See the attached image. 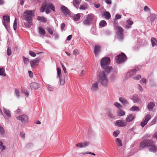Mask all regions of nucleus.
I'll use <instances>...</instances> for the list:
<instances>
[{"label":"nucleus","mask_w":157,"mask_h":157,"mask_svg":"<svg viewBox=\"0 0 157 157\" xmlns=\"http://www.w3.org/2000/svg\"><path fill=\"white\" fill-rule=\"evenodd\" d=\"M130 110L131 111H138L140 110L139 108L137 106H132L130 109Z\"/></svg>","instance_id":"c756f323"},{"label":"nucleus","mask_w":157,"mask_h":157,"mask_svg":"<svg viewBox=\"0 0 157 157\" xmlns=\"http://www.w3.org/2000/svg\"><path fill=\"white\" fill-rule=\"evenodd\" d=\"M79 53V52L78 50L76 49L74 50L73 52V54L76 56L78 55Z\"/></svg>","instance_id":"864d4df0"},{"label":"nucleus","mask_w":157,"mask_h":157,"mask_svg":"<svg viewBox=\"0 0 157 157\" xmlns=\"http://www.w3.org/2000/svg\"><path fill=\"white\" fill-rule=\"evenodd\" d=\"M73 4L75 5V4L78 5L79 3V0H74L73 1Z\"/></svg>","instance_id":"bf43d9fd"},{"label":"nucleus","mask_w":157,"mask_h":157,"mask_svg":"<svg viewBox=\"0 0 157 157\" xmlns=\"http://www.w3.org/2000/svg\"><path fill=\"white\" fill-rule=\"evenodd\" d=\"M45 10H46V4H43L41 7L40 11L41 12L43 13L44 12Z\"/></svg>","instance_id":"473e14b6"},{"label":"nucleus","mask_w":157,"mask_h":157,"mask_svg":"<svg viewBox=\"0 0 157 157\" xmlns=\"http://www.w3.org/2000/svg\"><path fill=\"white\" fill-rule=\"evenodd\" d=\"M119 133V130H117L114 131L113 132V135L116 137H117Z\"/></svg>","instance_id":"09e8293b"},{"label":"nucleus","mask_w":157,"mask_h":157,"mask_svg":"<svg viewBox=\"0 0 157 157\" xmlns=\"http://www.w3.org/2000/svg\"><path fill=\"white\" fill-rule=\"evenodd\" d=\"M86 18L90 22L94 18V15L92 14H89L86 16Z\"/></svg>","instance_id":"c85d7f7f"},{"label":"nucleus","mask_w":157,"mask_h":157,"mask_svg":"<svg viewBox=\"0 0 157 157\" xmlns=\"http://www.w3.org/2000/svg\"><path fill=\"white\" fill-rule=\"evenodd\" d=\"M121 18V16L119 14H116L115 16V20L120 19Z\"/></svg>","instance_id":"4d7b16f0"},{"label":"nucleus","mask_w":157,"mask_h":157,"mask_svg":"<svg viewBox=\"0 0 157 157\" xmlns=\"http://www.w3.org/2000/svg\"><path fill=\"white\" fill-rule=\"evenodd\" d=\"M105 71L107 73L109 72L112 70V68L109 66H105L104 68Z\"/></svg>","instance_id":"c9c22d12"},{"label":"nucleus","mask_w":157,"mask_h":157,"mask_svg":"<svg viewBox=\"0 0 157 157\" xmlns=\"http://www.w3.org/2000/svg\"><path fill=\"white\" fill-rule=\"evenodd\" d=\"M110 58L108 57H105L103 58L101 61V66L104 68L106 66L109 65L110 63Z\"/></svg>","instance_id":"39448f33"},{"label":"nucleus","mask_w":157,"mask_h":157,"mask_svg":"<svg viewBox=\"0 0 157 157\" xmlns=\"http://www.w3.org/2000/svg\"><path fill=\"white\" fill-rule=\"evenodd\" d=\"M140 82L141 83H146V79L145 78H142L140 81Z\"/></svg>","instance_id":"6e6d98bb"},{"label":"nucleus","mask_w":157,"mask_h":157,"mask_svg":"<svg viewBox=\"0 0 157 157\" xmlns=\"http://www.w3.org/2000/svg\"><path fill=\"white\" fill-rule=\"evenodd\" d=\"M139 147L141 148H144L149 147V150L151 152H155L157 150V147L154 144L153 141L149 139H145L142 140L139 144Z\"/></svg>","instance_id":"f257e3e1"},{"label":"nucleus","mask_w":157,"mask_h":157,"mask_svg":"<svg viewBox=\"0 0 157 157\" xmlns=\"http://www.w3.org/2000/svg\"><path fill=\"white\" fill-rule=\"evenodd\" d=\"M99 82L103 86H106L108 84V80L106 75L105 72H101L98 77Z\"/></svg>","instance_id":"f03ea898"},{"label":"nucleus","mask_w":157,"mask_h":157,"mask_svg":"<svg viewBox=\"0 0 157 157\" xmlns=\"http://www.w3.org/2000/svg\"><path fill=\"white\" fill-rule=\"evenodd\" d=\"M33 10H26L24 13V18L26 21H32L33 17L34 16Z\"/></svg>","instance_id":"7ed1b4c3"},{"label":"nucleus","mask_w":157,"mask_h":157,"mask_svg":"<svg viewBox=\"0 0 157 157\" xmlns=\"http://www.w3.org/2000/svg\"><path fill=\"white\" fill-rule=\"evenodd\" d=\"M116 142L117 143V145L119 146H122V141L119 138H117L116 139Z\"/></svg>","instance_id":"72a5a7b5"},{"label":"nucleus","mask_w":157,"mask_h":157,"mask_svg":"<svg viewBox=\"0 0 157 157\" xmlns=\"http://www.w3.org/2000/svg\"><path fill=\"white\" fill-rule=\"evenodd\" d=\"M117 115L119 116H122L125 114V112L121 109H119L117 113Z\"/></svg>","instance_id":"cd10ccee"},{"label":"nucleus","mask_w":157,"mask_h":157,"mask_svg":"<svg viewBox=\"0 0 157 157\" xmlns=\"http://www.w3.org/2000/svg\"><path fill=\"white\" fill-rule=\"evenodd\" d=\"M29 74L30 77H33V73L32 71H29Z\"/></svg>","instance_id":"69168bd1"},{"label":"nucleus","mask_w":157,"mask_h":157,"mask_svg":"<svg viewBox=\"0 0 157 157\" xmlns=\"http://www.w3.org/2000/svg\"><path fill=\"white\" fill-rule=\"evenodd\" d=\"M144 10L145 11H148L150 10V9L147 6L144 7Z\"/></svg>","instance_id":"680f3d73"},{"label":"nucleus","mask_w":157,"mask_h":157,"mask_svg":"<svg viewBox=\"0 0 157 157\" xmlns=\"http://www.w3.org/2000/svg\"><path fill=\"white\" fill-rule=\"evenodd\" d=\"M153 137V138H155L157 139V131L154 133Z\"/></svg>","instance_id":"774afa93"},{"label":"nucleus","mask_w":157,"mask_h":157,"mask_svg":"<svg viewBox=\"0 0 157 157\" xmlns=\"http://www.w3.org/2000/svg\"><path fill=\"white\" fill-rule=\"evenodd\" d=\"M155 16L154 14H151L148 17V18L150 19L151 22L153 21L155 19Z\"/></svg>","instance_id":"4c0bfd02"},{"label":"nucleus","mask_w":157,"mask_h":157,"mask_svg":"<svg viewBox=\"0 0 157 157\" xmlns=\"http://www.w3.org/2000/svg\"><path fill=\"white\" fill-rule=\"evenodd\" d=\"M126 22L130 25H131L133 24V22L130 19H128L126 20Z\"/></svg>","instance_id":"5fc2aeb1"},{"label":"nucleus","mask_w":157,"mask_h":157,"mask_svg":"<svg viewBox=\"0 0 157 157\" xmlns=\"http://www.w3.org/2000/svg\"><path fill=\"white\" fill-rule=\"evenodd\" d=\"M141 78V76L140 75H137L136 76L133 77V78L136 80H138Z\"/></svg>","instance_id":"8fccbe9b"},{"label":"nucleus","mask_w":157,"mask_h":157,"mask_svg":"<svg viewBox=\"0 0 157 157\" xmlns=\"http://www.w3.org/2000/svg\"><path fill=\"white\" fill-rule=\"evenodd\" d=\"M89 144V142L85 141L78 143L76 144L75 146L79 148H82L87 146Z\"/></svg>","instance_id":"9b49d317"},{"label":"nucleus","mask_w":157,"mask_h":157,"mask_svg":"<svg viewBox=\"0 0 157 157\" xmlns=\"http://www.w3.org/2000/svg\"><path fill=\"white\" fill-rule=\"evenodd\" d=\"M0 75L4 77H5L6 76L5 69L3 67H2L0 68Z\"/></svg>","instance_id":"a878e982"},{"label":"nucleus","mask_w":157,"mask_h":157,"mask_svg":"<svg viewBox=\"0 0 157 157\" xmlns=\"http://www.w3.org/2000/svg\"><path fill=\"white\" fill-rule=\"evenodd\" d=\"M137 70L136 69L133 70L132 72H130V74L133 75Z\"/></svg>","instance_id":"0e129e2a"},{"label":"nucleus","mask_w":157,"mask_h":157,"mask_svg":"<svg viewBox=\"0 0 157 157\" xmlns=\"http://www.w3.org/2000/svg\"><path fill=\"white\" fill-rule=\"evenodd\" d=\"M127 59V57L123 53L117 56L116 58V62L117 63H120L124 62Z\"/></svg>","instance_id":"20e7f679"},{"label":"nucleus","mask_w":157,"mask_h":157,"mask_svg":"<svg viewBox=\"0 0 157 157\" xmlns=\"http://www.w3.org/2000/svg\"><path fill=\"white\" fill-rule=\"evenodd\" d=\"M23 59H24V63L25 64H27L29 62V59H28L27 58H25L24 57Z\"/></svg>","instance_id":"3c124183"},{"label":"nucleus","mask_w":157,"mask_h":157,"mask_svg":"<svg viewBox=\"0 0 157 157\" xmlns=\"http://www.w3.org/2000/svg\"><path fill=\"white\" fill-rule=\"evenodd\" d=\"M119 101L123 104L125 105L128 104V101L124 98L123 97H120L119 98Z\"/></svg>","instance_id":"5701e85b"},{"label":"nucleus","mask_w":157,"mask_h":157,"mask_svg":"<svg viewBox=\"0 0 157 157\" xmlns=\"http://www.w3.org/2000/svg\"><path fill=\"white\" fill-rule=\"evenodd\" d=\"M0 133L2 135H3L5 133L4 129L1 125H0Z\"/></svg>","instance_id":"79ce46f5"},{"label":"nucleus","mask_w":157,"mask_h":157,"mask_svg":"<svg viewBox=\"0 0 157 157\" xmlns=\"http://www.w3.org/2000/svg\"><path fill=\"white\" fill-rule=\"evenodd\" d=\"M81 16L79 13L75 15L74 17V20L75 21H78L80 18Z\"/></svg>","instance_id":"2f4dec72"},{"label":"nucleus","mask_w":157,"mask_h":157,"mask_svg":"<svg viewBox=\"0 0 157 157\" xmlns=\"http://www.w3.org/2000/svg\"><path fill=\"white\" fill-rule=\"evenodd\" d=\"M57 74L58 77H62L61 69L59 67L57 68Z\"/></svg>","instance_id":"e433bc0d"},{"label":"nucleus","mask_w":157,"mask_h":157,"mask_svg":"<svg viewBox=\"0 0 157 157\" xmlns=\"http://www.w3.org/2000/svg\"><path fill=\"white\" fill-rule=\"evenodd\" d=\"M107 115L111 118H113L114 117V116H113V115L112 114L110 111L108 112L107 113Z\"/></svg>","instance_id":"603ef678"},{"label":"nucleus","mask_w":157,"mask_h":157,"mask_svg":"<svg viewBox=\"0 0 157 157\" xmlns=\"http://www.w3.org/2000/svg\"><path fill=\"white\" fill-rule=\"evenodd\" d=\"M26 22L24 23L25 26L28 28L30 27L31 26L33 25L32 21H26Z\"/></svg>","instance_id":"412c9836"},{"label":"nucleus","mask_w":157,"mask_h":157,"mask_svg":"<svg viewBox=\"0 0 157 157\" xmlns=\"http://www.w3.org/2000/svg\"><path fill=\"white\" fill-rule=\"evenodd\" d=\"M60 9L64 13L67 14H68L70 13V11L65 6L62 5L60 6Z\"/></svg>","instance_id":"2eb2a0df"},{"label":"nucleus","mask_w":157,"mask_h":157,"mask_svg":"<svg viewBox=\"0 0 157 157\" xmlns=\"http://www.w3.org/2000/svg\"><path fill=\"white\" fill-rule=\"evenodd\" d=\"M98 82H96L94 83V84L92 85L91 88V90L92 91H95L97 90L98 88Z\"/></svg>","instance_id":"f3484780"},{"label":"nucleus","mask_w":157,"mask_h":157,"mask_svg":"<svg viewBox=\"0 0 157 157\" xmlns=\"http://www.w3.org/2000/svg\"><path fill=\"white\" fill-rule=\"evenodd\" d=\"M138 88L140 91L142 92L143 90V89L142 87L140 86V85H138Z\"/></svg>","instance_id":"338daca9"},{"label":"nucleus","mask_w":157,"mask_h":157,"mask_svg":"<svg viewBox=\"0 0 157 157\" xmlns=\"http://www.w3.org/2000/svg\"><path fill=\"white\" fill-rule=\"evenodd\" d=\"M116 29L117 30L118 34L120 35L122 34L123 32V29L121 27L119 26H117L116 27Z\"/></svg>","instance_id":"6ab92c4d"},{"label":"nucleus","mask_w":157,"mask_h":157,"mask_svg":"<svg viewBox=\"0 0 157 157\" xmlns=\"http://www.w3.org/2000/svg\"><path fill=\"white\" fill-rule=\"evenodd\" d=\"M16 20L17 19L15 18L14 22L13 28L15 30H16L17 26V23Z\"/></svg>","instance_id":"a18cd8bd"},{"label":"nucleus","mask_w":157,"mask_h":157,"mask_svg":"<svg viewBox=\"0 0 157 157\" xmlns=\"http://www.w3.org/2000/svg\"><path fill=\"white\" fill-rule=\"evenodd\" d=\"M133 101L134 103H139L141 102V100L140 98L135 97L133 98Z\"/></svg>","instance_id":"7c9ffc66"},{"label":"nucleus","mask_w":157,"mask_h":157,"mask_svg":"<svg viewBox=\"0 0 157 157\" xmlns=\"http://www.w3.org/2000/svg\"><path fill=\"white\" fill-rule=\"evenodd\" d=\"M115 124L117 126L124 127L126 125L127 123L123 121L119 120L115 122Z\"/></svg>","instance_id":"ddd939ff"},{"label":"nucleus","mask_w":157,"mask_h":157,"mask_svg":"<svg viewBox=\"0 0 157 157\" xmlns=\"http://www.w3.org/2000/svg\"><path fill=\"white\" fill-rule=\"evenodd\" d=\"M29 53L30 54V55L32 56V57H35L36 56V54L35 53L33 52L32 51H29Z\"/></svg>","instance_id":"de8ad7c7"},{"label":"nucleus","mask_w":157,"mask_h":157,"mask_svg":"<svg viewBox=\"0 0 157 157\" xmlns=\"http://www.w3.org/2000/svg\"><path fill=\"white\" fill-rule=\"evenodd\" d=\"M40 59L38 58H36L30 61V64L32 67L34 68L38 65Z\"/></svg>","instance_id":"1a4fd4ad"},{"label":"nucleus","mask_w":157,"mask_h":157,"mask_svg":"<svg viewBox=\"0 0 157 157\" xmlns=\"http://www.w3.org/2000/svg\"><path fill=\"white\" fill-rule=\"evenodd\" d=\"M15 94L16 95V96L17 98H19L20 96L19 90L17 89H16L14 90Z\"/></svg>","instance_id":"58836bf2"},{"label":"nucleus","mask_w":157,"mask_h":157,"mask_svg":"<svg viewBox=\"0 0 157 157\" xmlns=\"http://www.w3.org/2000/svg\"><path fill=\"white\" fill-rule=\"evenodd\" d=\"M150 118L151 116L149 114L147 115L145 117V119L141 123L140 125L142 127H143L145 125Z\"/></svg>","instance_id":"9d476101"},{"label":"nucleus","mask_w":157,"mask_h":157,"mask_svg":"<svg viewBox=\"0 0 157 157\" xmlns=\"http://www.w3.org/2000/svg\"><path fill=\"white\" fill-rule=\"evenodd\" d=\"M107 25V23L105 20H102L99 23V25L102 27H103Z\"/></svg>","instance_id":"f704fd0d"},{"label":"nucleus","mask_w":157,"mask_h":157,"mask_svg":"<svg viewBox=\"0 0 157 157\" xmlns=\"http://www.w3.org/2000/svg\"><path fill=\"white\" fill-rule=\"evenodd\" d=\"M87 8V7L84 5L81 6H80L79 9L81 10H85Z\"/></svg>","instance_id":"13d9d810"},{"label":"nucleus","mask_w":157,"mask_h":157,"mask_svg":"<svg viewBox=\"0 0 157 157\" xmlns=\"http://www.w3.org/2000/svg\"><path fill=\"white\" fill-rule=\"evenodd\" d=\"M2 23L6 29L9 27L10 22V18L9 16L4 15L3 17Z\"/></svg>","instance_id":"423d86ee"},{"label":"nucleus","mask_w":157,"mask_h":157,"mask_svg":"<svg viewBox=\"0 0 157 157\" xmlns=\"http://www.w3.org/2000/svg\"><path fill=\"white\" fill-rule=\"evenodd\" d=\"M46 10L45 11L46 13L48 14L51 12V10L55 12V8L54 5L51 3H48L46 4Z\"/></svg>","instance_id":"0eeeda50"},{"label":"nucleus","mask_w":157,"mask_h":157,"mask_svg":"<svg viewBox=\"0 0 157 157\" xmlns=\"http://www.w3.org/2000/svg\"><path fill=\"white\" fill-rule=\"evenodd\" d=\"M16 118L17 120L21 121L22 123L27 122L28 121V116L25 114L20 115Z\"/></svg>","instance_id":"6e6552de"},{"label":"nucleus","mask_w":157,"mask_h":157,"mask_svg":"<svg viewBox=\"0 0 157 157\" xmlns=\"http://www.w3.org/2000/svg\"><path fill=\"white\" fill-rule=\"evenodd\" d=\"M39 30V33L42 35H44L46 33V32L44 29L41 27H39L38 28Z\"/></svg>","instance_id":"b1692460"},{"label":"nucleus","mask_w":157,"mask_h":157,"mask_svg":"<svg viewBox=\"0 0 157 157\" xmlns=\"http://www.w3.org/2000/svg\"><path fill=\"white\" fill-rule=\"evenodd\" d=\"M90 21L88 20L86 18L84 21L83 23L84 25H89L90 24Z\"/></svg>","instance_id":"c03bdc74"},{"label":"nucleus","mask_w":157,"mask_h":157,"mask_svg":"<svg viewBox=\"0 0 157 157\" xmlns=\"http://www.w3.org/2000/svg\"><path fill=\"white\" fill-rule=\"evenodd\" d=\"M151 42L152 46L154 47L155 45H157V40L154 38H151Z\"/></svg>","instance_id":"bb28decb"},{"label":"nucleus","mask_w":157,"mask_h":157,"mask_svg":"<svg viewBox=\"0 0 157 157\" xmlns=\"http://www.w3.org/2000/svg\"><path fill=\"white\" fill-rule=\"evenodd\" d=\"M30 86L31 89L33 90H37L40 87V85L39 83L35 82L30 83Z\"/></svg>","instance_id":"f8f14e48"},{"label":"nucleus","mask_w":157,"mask_h":157,"mask_svg":"<svg viewBox=\"0 0 157 157\" xmlns=\"http://www.w3.org/2000/svg\"><path fill=\"white\" fill-rule=\"evenodd\" d=\"M37 19L38 20L42 22H46L47 21L46 19L44 17L38 16Z\"/></svg>","instance_id":"4be33fe9"},{"label":"nucleus","mask_w":157,"mask_h":157,"mask_svg":"<svg viewBox=\"0 0 157 157\" xmlns=\"http://www.w3.org/2000/svg\"><path fill=\"white\" fill-rule=\"evenodd\" d=\"M135 115L132 114H131L129 115L125 119V121L126 122H130L133 121L135 118Z\"/></svg>","instance_id":"4468645a"},{"label":"nucleus","mask_w":157,"mask_h":157,"mask_svg":"<svg viewBox=\"0 0 157 157\" xmlns=\"http://www.w3.org/2000/svg\"><path fill=\"white\" fill-rule=\"evenodd\" d=\"M103 15L106 19H109L110 18L111 15L110 13L107 11L104 12Z\"/></svg>","instance_id":"a211bd4d"},{"label":"nucleus","mask_w":157,"mask_h":157,"mask_svg":"<svg viewBox=\"0 0 157 157\" xmlns=\"http://www.w3.org/2000/svg\"><path fill=\"white\" fill-rule=\"evenodd\" d=\"M65 26V24L64 23H62L61 25V28L62 30H63L64 29V28Z\"/></svg>","instance_id":"e2e57ef3"},{"label":"nucleus","mask_w":157,"mask_h":157,"mask_svg":"<svg viewBox=\"0 0 157 157\" xmlns=\"http://www.w3.org/2000/svg\"><path fill=\"white\" fill-rule=\"evenodd\" d=\"M3 111L5 114L7 115V116L8 117H11V114L10 111L8 109H7L5 108H4L3 109Z\"/></svg>","instance_id":"393cba45"},{"label":"nucleus","mask_w":157,"mask_h":157,"mask_svg":"<svg viewBox=\"0 0 157 157\" xmlns=\"http://www.w3.org/2000/svg\"><path fill=\"white\" fill-rule=\"evenodd\" d=\"M155 103L152 102H151L149 103L147 105V107L149 110L150 111L155 106Z\"/></svg>","instance_id":"aec40b11"},{"label":"nucleus","mask_w":157,"mask_h":157,"mask_svg":"<svg viewBox=\"0 0 157 157\" xmlns=\"http://www.w3.org/2000/svg\"><path fill=\"white\" fill-rule=\"evenodd\" d=\"M11 48H8L7 50V53L8 55L10 56L11 54Z\"/></svg>","instance_id":"49530a36"},{"label":"nucleus","mask_w":157,"mask_h":157,"mask_svg":"<svg viewBox=\"0 0 157 157\" xmlns=\"http://www.w3.org/2000/svg\"><path fill=\"white\" fill-rule=\"evenodd\" d=\"M114 105L118 109L121 108H122V106L118 102H115L114 103Z\"/></svg>","instance_id":"37998d69"},{"label":"nucleus","mask_w":157,"mask_h":157,"mask_svg":"<svg viewBox=\"0 0 157 157\" xmlns=\"http://www.w3.org/2000/svg\"><path fill=\"white\" fill-rule=\"evenodd\" d=\"M0 148L2 150H4L5 149V147L2 145V143L1 142H0Z\"/></svg>","instance_id":"052dcab7"},{"label":"nucleus","mask_w":157,"mask_h":157,"mask_svg":"<svg viewBox=\"0 0 157 157\" xmlns=\"http://www.w3.org/2000/svg\"><path fill=\"white\" fill-rule=\"evenodd\" d=\"M60 78V85H63L65 83V78H64L60 77H59Z\"/></svg>","instance_id":"ea45409f"},{"label":"nucleus","mask_w":157,"mask_h":157,"mask_svg":"<svg viewBox=\"0 0 157 157\" xmlns=\"http://www.w3.org/2000/svg\"><path fill=\"white\" fill-rule=\"evenodd\" d=\"M46 29L50 34L52 35L53 34V32L52 29L48 27Z\"/></svg>","instance_id":"a19ab883"},{"label":"nucleus","mask_w":157,"mask_h":157,"mask_svg":"<svg viewBox=\"0 0 157 157\" xmlns=\"http://www.w3.org/2000/svg\"><path fill=\"white\" fill-rule=\"evenodd\" d=\"M101 49V47L99 45H96L94 48V52L96 56L98 55L99 52Z\"/></svg>","instance_id":"dca6fc26"}]
</instances>
